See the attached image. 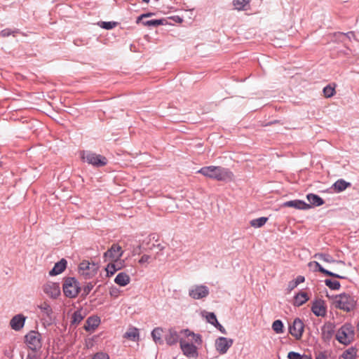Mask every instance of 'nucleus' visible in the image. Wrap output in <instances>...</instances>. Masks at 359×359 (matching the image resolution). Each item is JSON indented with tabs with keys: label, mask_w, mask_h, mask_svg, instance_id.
Returning a JSON list of instances; mask_svg holds the SVG:
<instances>
[{
	"label": "nucleus",
	"mask_w": 359,
	"mask_h": 359,
	"mask_svg": "<svg viewBox=\"0 0 359 359\" xmlns=\"http://www.w3.org/2000/svg\"><path fill=\"white\" fill-rule=\"evenodd\" d=\"M313 257L327 263L338 262V261H336L332 255L327 253H316ZM339 263L344 264L342 261H339Z\"/></svg>",
	"instance_id": "bb28decb"
},
{
	"label": "nucleus",
	"mask_w": 359,
	"mask_h": 359,
	"mask_svg": "<svg viewBox=\"0 0 359 359\" xmlns=\"http://www.w3.org/2000/svg\"><path fill=\"white\" fill-rule=\"evenodd\" d=\"M182 332H184L187 337H192V340L197 344L200 345L202 344V338L199 334H195L193 332L190 331L188 329L183 330L181 331Z\"/></svg>",
	"instance_id": "7c9ffc66"
},
{
	"label": "nucleus",
	"mask_w": 359,
	"mask_h": 359,
	"mask_svg": "<svg viewBox=\"0 0 359 359\" xmlns=\"http://www.w3.org/2000/svg\"><path fill=\"white\" fill-rule=\"evenodd\" d=\"M120 290L116 287H111L109 290V294L111 297H117L119 295Z\"/></svg>",
	"instance_id": "a18cd8bd"
},
{
	"label": "nucleus",
	"mask_w": 359,
	"mask_h": 359,
	"mask_svg": "<svg viewBox=\"0 0 359 359\" xmlns=\"http://www.w3.org/2000/svg\"><path fill=\"white\" fill-rule=\"evenodd\" d=\"M273 330L277 333L280 334L283 332V323L280 320H276L272 324Z\"/></svg>",
	"instance_id": "4c0bfd02"
},
{
	"label": "nucleus",
	"mask_w": 359,
	"mask_h": 359,
	"mask_svg": "<svg viewBox=\"0 0 359 359\" xmlns=\"http://www.w3.org/2000/svg\"><path fill=\"white\" fill-rule=\"evenodd\" d=\"M85 314L82 309L75 311L72 316L71 326L76 327L83 320Z\"/></svg>",
	"instance_id": "393cba45"
},
{
	"label": "nucleus",
	"mask_w": 359,
	"mask_h": 359,
	"mask_svg": "<svg viewBox=\"0 0 359 359\" xmlns=\"http://www.w3.org/2000/svg\"><path fill=\"white\" fill-rule=\"evenodd\" d=\"M288 359H312L311 355L306 354L301 355L299 353L294 351H290L287 354Z\"/></svg>",
	"instance_id": "e433bc0d"
},
{
	"label": "nucleus",
	"mask_w": 359,
	"mask_h": 359,
	"mask_svg": "<svg viewBox=\"0 0 359 359\" xmlns=\"http://www.w3.org/2000/svg\"><path fill=\"white\" fill-rule=\"evenodd\" d=\"M323 92L325 97L330 98L334 95L335 88L334 87L331 86V85H327L323 88Z\"/></svg>",
	"instance_id": "a19ab883"
},
{
	"label": "nucleus",
	"mask_w": 359,
	"mask_h": 359,
	"mask_svg": "<svg viewBox=\"0 0 359 359\" xmlns=\"http://www.w3.org/2000/svg\"><path fill=\"white\" fill-rule=\"evenodd\" d=\"M312 312L316 316H325L326 314V310L325 308L320 304V302H316L312 307H311Z\"/></svg>",
	"instance_id": "cd10ccee"
},
{
	"label": "nucleus",
	"mask_w": 359,
	"mask_h": 359,
	"mask_svg": "<svg viewBox=\"0 0 359 359\" xmlns=\"http://www.w3.org/2000/svg\"><path fill=\"white\" fill-rule=\"evenodd\" d=\"M233 341L231 339L220 337L215 341L216 350L220 354H224L227 352L229 348L233 345Z\"/></svg>",
	"instance_id": "4468645a"
},
{
	"label": "nucleus",
	"mask_w": 359,
	"mask_h": 359,
	"mask_svg": "<svg viewBox=\"0 0 359 359\" xmlns=\"http://www.w3.org/2000/svg\"><path fill=\"white\" fill-rule=\"evenodd\" d=\"M67 262L62 258L60 261L55 264L53 268L49 271V276H54L62 273L67 267Z\"/></svg>",
	"instance_id": "412c9836"
},
{
	"label": "nucleus",
	"mask_w": 359,
	"mask_h": 359,
	"mask_svg": "<svg viewBox=\"0 0 359 359\" xmlns=\"http://www.w3.org/2000/svg\"><path fill=\"white\" fill-rule=\"evenodd\" d=\"M150 256L148 255H143L140 259L139 260V263L142 264L146 262H149V260L150 259Z\"/></svg>",
	"instance_id": "09e8293b"
},
{
	"label": "nucleus",
	"mask_w": 359,
	"mask_h": 359,
	"mask_svg": "<svg viewBox=\"0 0 359 359\" xmlns=\"http://www.w3.org/2000/svg\"><path fill=\"white\" fill-rule=\"evenodd\" d=\"M163 329L161 327H156L151 332V337L153 340L156 344H163V340L162 339Z\"/></svg>",
	"instance_id": "c85d7f7f"
},
{
	"label": "nucleus",
	"mask_w": 359,
	"mask_h": 359,
	"mask_svg": "<svg viewBox=\"0 0 359 359\" xmlns=\"http://www.w3.org/2000/svg\"><path fill=\"white\" fill-rule=\"evenodd\" d=\"M153 247H156L160 251H163L165 247L161 244H158L156 245H153Z\"/></svg>",
	"instance_id": "4d7b16f0"
},
{
	"label": "nucleus",
	"mask_w": 359,
	"mask_h": 359,
	"mask_svg": "<svg viewBox=\"0 0 359 359\" xmlns=\"http://www.w3.org/2000/svg\"><path fill=\"white\" fill-rule=\"evenodd\" d=\"M94 286L95 285L93 283H88L82 289L81 297L85 299L93 289Z\"/></svg>",
	"instance_id": "ea45409f"
},
{
	"label": "nucleus",
	"mask_w": 359,
	"mask_h": 359,
	"mask_svg": "<svg viewBox=\"0 0 359 359\" xmlns=\"http://www.w3.org/2000/svg\"><path fill=\"white\" fill-rule=\"evenodd\" d=\"M304 330V324L299 318H295L292 324L289 326V332L297 340L302 338Z\"/></svg>",
	"instance_id": "9b49d317"
},
{
	"label": "nucleus",
	"mask_w": 359,
	"mask_h": 359,
	"mask_svg": "<svg viewBox=\"0 0 359 359\" xmlns=\"http://www.w3.org/2000/svg\"><path fill=\"white\" fill-rule=\"evenodd\" d=\"M327 355L325 351H320L316 355V359H327Z\"/></svg>",
	"instance_id": "3c124183"
},
{
	"label": "nucleus",
	"mask_w": 359,
	"mask_h": 359,
	"mask_svg": "<svg viewBox=\"0 0 359 359\" xmlns=\"http://www.w3.org/2000/svg\"><path fill=\"white\" fill-rule=\"evenodd\" d=\"M295 283L298 285L300 283H302L305 280V278L303 276H298L294 280Z\"/></svg>",
	"instance_id": "603ef678"
},
{
	"label": "nucleus",
	"mask_w": 359,
	"mask_h": 359,
	"mask_svg": "<svg viewBox=\"0 0 359 359\" xmlns=\"http://www.w3.org/2000/svg\"><path fill=\"white\" fill-rule=\"evenodd\" d=\"M309 266H312V265H314L315 266V269H314V271H320L322 273H323L324 275H326V276H331V277H333V278H339V279H346V276H341L338 273H335L334 272H332L330 271H328L325 269H324L318 262H311L309 263Z\"/></svg>",
	"instance_id": "dca6fc26"
},
{
	"label": "nucleus",
	"mask_w": 359,
	"mask_h": 359,
	"mask_svg": "<svg viewBox=\"0 0 359 359\" xmlns=\"http://www.w3.org/2000/svg\"><path fill=\"white\" fill-rule=\"evenodd\" d=\"M346 35L350 38L351 36H354V33L353 32H348L346 34Z\"/></svg>",
	"instance_id": "13d9d810"
},
{
	"label": "nucleus",
	"mask_w": 359,
	"mask_h": 359,
	"mask_svg": "<svg viewBox=\"0 0 359 359\" xmlns=\"http://www.w3.org/2000/svg\"><path fill=\"white\" fill-rule=\"evenodd\" d=\"M215 327H217L222 334H226L225 328L219 322L218 324L215 325Z\"/></svg>",
	"instance_id": "5fc2aeb1"
},
{
	"label": "nucleus",
	"mask_w": 359,
	"mask_h": 359,
	"mask_svg": "<svg viewBox=\"0 0 359 359\" xmlns=\"http://www.w3.org/2000/svg\"><path fill=\"white\" fill-rule=\"evenodd\" d=\"M130 281V278L129 275L125 272L118 273L114 279L115 283L121 287L127 285Z\"/></svg>",
	"instance_id": "b1692460"
},
{
	"label": "nucleus",
	"mask_w": 359,
	"mask_h": 359,
	"mask_svg": "<svg viewBox=\"0 0 359 359\" xmlns=\"http://www.w3.org/2000/svg\"><path fill=\"white\" fill-rule=\"evenodd\" d=\"M142 1L147 4L149 3V1H150V0H142Z\"/></svg>",
	"instance_id": "052dcab7"
},
{
	"label": "nucleus",
	"mask_w": 359,
	"mask_h": 359,
	"mask_svg": "<svg viewBox=\"0 0 359 359\" xmlns=\"http://www.w3.org/2000/svg\"><path fill=\"white\" fill-rule=\"evenodd\" d=\"M170 19H172L175 22L181 23L183 22V19L179 16V15H174L170 17Z\"/></svg>",
	"instance_id": "864d4df0"
},
{
	"label": "nucleus",
	"mask_w": 359,
	"mask_h": 359,
	"mask_svg": "<svg viewBox=\"0 0 359 359\" xmlns=\"http://www.w3.org/2000/svg\"><path fill=\"white\" fill-rule=\"evenodd\" d=\"M333 299L334 306L344 311L350 312L356 307L357 300L348 293L343 292L337 294L333 297Z\"/></svg>",
	"instance_id": "f03ea898"
},
{
	"label": "nucleus",
	"mask_w": 359,
	"mask_h": 359,
	"mask_svg": "<svg viewBox=\"0 0 359 359\" xmlns=\"http://www.w3.org/2000/svg\"><path fill=\"white\" fill-rule=\"evenodd\" d=\"M351 186V184L350 182L343 179H339L332 185L331 189H333L335 193H340Z\"/></svg>",
	"instance_id": "4be33fe9"
},
{
	"label": "nucleus",
	"mask_w": 359,
	"mask_h": 359,
	"mask_svg": "<svg viewBox=\"0 0 359 359\" xmlns=\"http://www.w3.org/2000/svg\"><path fill=\"white\" fill-rule=\"evenodd\" d=\"M209 288L204 285H196L189 290V295L194 299H201L208 296Z\"/></svg>",
	"instance_id": "9d476101"
},
{
	"label": "nucleus",
	"mask_w": 359,
	"mask_h": 359,
	"mask_svg": "<svg viewBox=\"0 0 359 359\" xmlns=\"http://www.w3.org/2000/svg\"><path fill=\"white\" fill-rule=\"evenodd\" d=\"M358 350L355 347H350L346 349L342 354L344 359H355Z\"/></svg>",
	"instance_id": "2f4dec72"
},
{
	"label": "nucleus",
	"mask_w": 359,
	"mask_h": 359,
	"mask_svg": "<svg viewBox=\"0 0 359 359\" xmlns=\"http://www.w3.org/2000/svg\"><path fill=\"white\" fill-rule=\"evenodd\" d=\"M306 198L309 203V205H311V208L312 206L318 207L325 203L324 200L320 197L318 195L315 194H309L306 195Z\"/></svg>",
	"instance_id": "5701e85b"
},
{
	"label": "nucleus",
	"mask_w": 359,
	"mask_h": 359,
	"mask_svg": "<svg viewBox=\"0 0 359 359\" xmlns=\"http://www.w3.org/2000/svg\"><path fill=\"white\" fill-rule=\"evenodd\" d=\"M92 359H109V356L106 353L97 352L93 356Z\"/></svg>",
	"instance_id": "c03bdc74"
},
{
	"label": "nucleus",
	"mask_w": 359,
	"mask_h": 359,
	"mask_svg": "<svg viewBox=\"0 0 359 359\" xmlns=\"http://www.w3.org/2000/svg\"><path fill=\"white\" fill-rule=\"evenodd\" d=\"M123 250L122 248L117 243H114L104 253L105 261L117 262L123 256Z\"/></svg>",
	"instance_id": "6e6552de"
},
{
	"label": "nucleus",
	"mask_w": 359,
	"mask_h": 359,
	"mask_svg": "<svg viewBox=\"0 0 359 359\" xmlns=\"http://www.w3.org/2000/svg\"><path fill=\"white\" fill-rule=\"evenodd\" d=\"M154 15L153 13H144V14H142L141 15H140L139 17H137V20H136V23H140V22L143 21V18H149V17H151Z\"/></svg>",
	"instance_id": "49530a36"
},
{
	"label": "nucleus",
	"mask_w": 359,
	"mask_h": 359,
	"mask_svg": "<svg viewBox=\"0 0 359 359\" xmlns=\"http://www.w3.org/2000/svg\"><path fill=\"white\" fill-rule=\"evenodd\" d=\"M355 330L351 323H346L337 332L336 339L341 344L348 345L354 340Z\"/></svg>",
	"instance_id": "7ed1b4c3"
},
{
	"label": "nucleus",
	"mask_w": 359,
	"mask_h": 359,
	"mask_svg": "<svg viewBox=\"0 0 359 359\" xmlns=\"http://www.w3.org/2000/svg\"><path fill=\"white\" fill-rule=\"evenodd\" d=\"M268 221V217H261L257 219H254L250 221V225L255 228H259L264 226Z\"/></svg>",
	"instance_id": "f704fd0d"
},
{
	"label": "nucleus",
	"mask_w": 359,
	"mask_h": 359,
	"mask_svg": "<svg viewBox=\"0 0 359 359\" xmlns=\"http://www.w3.org/2000/svg\"><path fill=\"white\" fill-rule=\"evenodd\" d=\"M13 33L14 32L10 29H4L1 32V35L4 37H7L13 34Z\"/></svg>",
	"instance_id": "de8ad7c7"
},
{
	"label": "nucleus",
	"mask_w": 359,
	"mask_h": 359,
	"mask_svg": "<svg viewBox=\"0 0 359 359\" xmlns=\"http://www.w3.org/2000/svg\"><path fill=\"white\" fill-rule=\"evenodd\" d=\"M26 319L27 317L21 313L14 316L9 323L11 329L17 332L21 330L25 325Z\"/></svg>",
	"instance_id": "2eb2a0df"
},
{
	"label": "nucleus",
	"mask_w": 359,
	"mask_h": 359,
	"mask_svg": "<svg viewBox=\"0 0 359 359\" xmlns=\"http://www.w3.org/2000/svg\"><path fill=\"white\" fill-rule=\"evenodd\" d=\"M334 326L332 323H327L321 328V337L324 341H330L334 334Z\"/></svg>",
	"instance_id": "aec40b11"
},
{
	"label": "nucleus",
	"mask_w": 359,
	"mask_h": 359,
	"mask_svg": "<svg viewBox=\"0 0 359 359\" xmlns=\"http://www.w3.org/2000/svg\"><path fill=\"white\" fill-rule=\"evenodd\" d=\"M26 359H39L36 353L32 351V353H29L27 355Z\"/></svg>",
	"instance_id": "6e6d98bb"
},
{
	"label": "nucleus",
	"mask_w": 359,
	"mask_h": 359,
	"mask_svg": "<svg viewBox=\"0 0 359 359\" xmlns=\"http://www.w3.org/2000/svg\"><path fill=\"white\" fill-rule=\"evenodd\" d=\"M79 271L82 276L89 279L97 273V267L94 263L90 264L88 261H83L79 266Z\"/></svg>",
	"instance_id": "1a4fd4ad"
},
{
	"label": "nucleus",
	"mask_w": 359,
	"mask_h": 359,
	"mask_svg": "<svg viewBox=\"0 0 359 359\" xmlns=\"http://www.w3.org/2000/svg\"><path fill=\"white\" fill-rule=\"evenodd\" d=\"M248 0H233V6L235 9L238 11H245L247 10L246 6L249 4Z\"/></svg>",
	"instance_id": "72a5a7b5"
},
{
	"label": "nucleus",
	"mask_w": 359,
	"mask_h": 359,
	"mask_svg": "<svg viewBox=\"0 0 359 359\" xmlns=\"http://www.w3.org/2000/svg\"><path fill=\"white\" fill-rule=\"evenodd\" d=\"M100 324V318L97 316L88 317L86 321L84 329L87 332L94 331Z\"/></svg>",
	"instance_id": "a211bd4d"
},
{
	"label": "nucleus",
	"mask_w": 359,
	"mask_h": 359,
	"mask_svg": "<svg viewBox=\"0 0 359 359\" xmlns=\"http://www.w3.org/2000/svg\"><path fill=\"white\" fill-rule=\"evenodd\" d=\"M309 300V297L306 292H299L294 296V305L300 306Z\"/></svg>",
	"instance_id": "a878e982"
},
{
	"label": "nucleus",
	"mask_w": 359,
	"mask_h": 359,
	"mask_svg": "<svg viewBox=\"0 0 359 359\" xmlns=\"http://www.w3.org/2000/svg\"><path fill=\"white\" fill-rule=\"evenodd\" d=\"M99 25L102 29L109 30L114 28L118 25V22L114 21L101 22Z\"/></svg>",
	"instance_id": "79ce46f5"
},
{
	"label": "nucleus",
	"mask_w": 359,
	"mask_h": 359,
	"mask_svg": "<svg viewBox=\"0 0 359 359\" xmlns=\"http://www.w3.org/2000/svg\"><path fill=\"white\" fill-rule=\"evenodd\" d=\"M356 327H357L358 331L359 332V320L357 323Z\"/></svg>",
	"instance_id": "bf43d9fd"
},
{
	"label": "nucleus",
	"mask_w": 359,
	"mask_h": 359,
	"mask_svg": "<svg viewBox=\"0 0 359 359\" xmlns=\"http://www.w3.org/2000/svg\"><path fill=\"white\" fill-rule=\"evenodd\" d=\"M80 156L84 162H86L96 168L104 166L108 163L105 156L97 154L90 151H81Z\"/></svg>",
	"instance_id": "39448f33"
},
{
	"label": "nucleus",
	"mask_w": 359,
	"mask_h": 359,
	"mask_svg": "<svg viewBox=\"0 0 359 359\" xmlns=\"http://www.w3.org/2000/svg\"><path fill=\"white\" fill-rule=\"evenodd\" d=\"M124 337L133 341H136L139 338V331L137 328H133L130 331L126 332Z\"/></svg>",
	"instance_id": "58836bf2"
},
{
	"label": "nucleus",
	"mask_w": 359,
	"mask_h": 359,
	"mask_svg": "<svg viewBox=\"0 0 359 359\" xmlns=\"http://www.w3.org/2000/svg\"><path fill=\"white\" fill-rule=\"evenodd\" d=\"M296 287H297V283L294 280L290 281L287 285V290L289 292H291L292 290H294Z\"/></svg>",
	"instance_id": "8fccbe9b"
},
{
	"label": "nucleus",
	"mask_w": 359,
	"mask_h": 359,
	"mask_svg": "<svg viewBox=\"0 0 359 359\" xmlns=\"http://www.w3.org/2000/svg\"><path fill=\"white\" fill-rule=\"evenodd\" d=\"M37 308L41 311L42 323L45 326L52 325L54 320V317L53 309L50 305L48 302H43L41 304L38 305Z\"/></svg>",
	"instance_id": "0eeeda50"
},
{
	"label": "nucleus",
	"mask_w": 359,
	"mask_h": 359,
	"mask_svg": "<svg viewBox=\"0 0 359 359\" xmlns=\"http://www.w3.org/2000/svg\"><path fill=\"white\" fill-rule=\"evenodd\" d=\"M198 172L217 181H231L233 178V174L229 168L221 166H205Z\"/></svg>",
	"instance_id": "f257e3e1"
},
{
	"label": "nucleus",
	"mask_w": 359,
	"mask_h": 359,
	"mask_svg": "<svg viewBox=\"0 0 359 359\" xmlns=\"http://www.w3.org/2000/svg\"><path fill=\"white\" fill-rule=\"evenodd\" d=\"M62 290L65 297L72 299L77 297L81 287L74 277H67L64 278Z\"/></svg>",
	"instance_id": "20e7f679"
},
{
	"label": "nucleus",
	"mask_w": 359,
	"mask_h": 359,
	"mask_svg": "<svg viewBox=\"0 0 359 359\" xmlns=\"http://www.w3.org/2000/svg\"><path fill=\"white\" fill-rule=\"evenodd\" d=\"M325 284L330 290H339L341 287V284L338 280H332L331 279H325Z\"/></svg>",
	"instance_id": "c9c22d12"
},
{
	"label": "nucleus",
	"mask_w": 359,
	"mask_h": 359,
	"mask_svg": "<svg viewBox=\"0 0 359 359\" xmlns=\"http://www.w3.org/2000/svg\"><path fill=\"white\" fill-rule=\"evenodd\" d=\"M115 262H111L107 264L106 267V271L107 276H111L114 274V273L121 269V266L119 264L114 263Z\"/></svg>",
	"instance_id": "473e14b6"
},
{
	"label": "nucleus",
	"mask_w": 359,
	"mask_h": 359,
	"mask_svg": "<svg viewBox=\"0 0 359 359\" xmlns=\"http://www.w3.org/2000/svg\"><path fill=\"white\" fill-rule=\"evenodd\" d=\"M43 290L52 299H57L61 294L58 283L48 282L43 285Z\"/></svg>",
	"instance_id": "f8f14e48"
},
{
	"label": "nucleus",
	"mask_w": 359,
	"mask_h": 359,
	"mask_svg": "<svg viewBox=\"0 0 359 359\" xmlns=\"http://www.w3.org/2000/svg\"><path fill=\"white\" fill-rule=\"evenodd\" d=\"M142 23L144 26L157 27L158 25H165L167 23V20L165 19H164V18H162V19L149 20L142 21Z\"/></svg>",
	"instance_id": "c756f323"
},
{
	"label": "nucleus",
	"mask_w": 359,
	"mask_h": 359,
	"mask_svg": "<svg viewBox=\"0 0 359 359\" xmlns=\"http://www.w3.org/2000/svg\"><path fill=\"white\" fill-rule=\"evenodd\" d=\"M283 206L293 208L297 210H308L311 208V205L302 200H292L286 201L283 203Z\"/></svg>",
	"instance_id": "f3484780"
},
{
	"label": "nucleus",
	"mask_w": 359,
	"mask_h": 359,
	"mask_svg": "<svg viewBox=\"0 0 359 359\" xmlns=\"http://www.w3.org/2000/svg\"><path fill=\"white\" fill-rule=\"evenodd\" d=\"M206 319L208 322L212 325H215L216 324H218V320L217 319L216 315L214 313H208L206 316Z\"/></svg>",
	"instance_id": "37998d69"
},
{
	"label": "nucleus",
	"mask_w": 359,
	"mask_h": 359,
	"mask_svg": "<svg viewBox=\"0 0 359 359\" xmlns=\"http://www.w3.org/2000/svg\"><path fill=\"white\" fill-rule=\"evenodd\" d=\"M180 339L178 332L173 328L169 329L168 333L165 336L166 344L169 346L176 344L178 341L180 342Z\"/></svg>",
	"instance_id": "6ab92c4d"
},
{
	"label": "nucleus",
	"mask_w": 359,
	"mask_h": 359,
	"mask_svg": "<svg viewBox=\"0 0 359 359\" xmlns=\"http://www.w3.org/2000/svg\"><path fill=\"white\" fill-rule=\"evenodd\" d=\"M180 344L183 353L187 358H196L198 357V351L195 345L189 342H186V341L183 339L180 340Z\"/></svg>",
	"instance_id": "ddd939ff"
},
{
	"label": "nucleus",
	"mask_w": 359,
	"mask_h": 359,
	"mask_svg": "<svg viewBox=\"0 0 359 359\" xmlns=\"http://www.w3.org/2000/svg\"><path fill=\"white\" fill-rule=\"evenodd\" d=\"M25 342L28 347L34 352L40 349L42 346L41 335L34 330L29 332L25 337Z\"/></svg>",
	"instance_id": "423d86ee"
}]
</instances>
